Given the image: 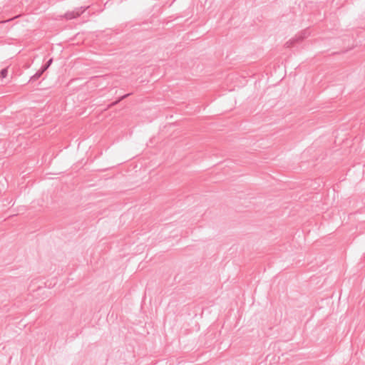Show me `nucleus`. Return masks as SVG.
<instances>
[{"label":"nucleus","mask_w":365,"mask_h":365,"mask_svg":"<svg viewBox=\"0 0 365 365\" xmlns=\"http://www.w3.org/2000/svg\"><path fill=\"white\" fill-rule=\"evenodd\" d=\"M88 8V6L76 8L73 11L66 12L64 14V16L66 19H68V20L76 19V18L80 16L81 14H82Z\"/></svg>","instance_id":"1"},{"label":"nucleus","mask_w":365,"mask_h":365,"mask_svg":"<svg viewBox=\"0 0 365 365\" xmlns=\"http://www.w3.org/2000/svg\"><path fill=\"white\" fill-rule=\"evenodd\" d=\"M44 71H43L41 68L38 70L35 74H34L31 78L29 81L34 82L38 80L43 73Z\"/></svg>","instance_id":"2"},{"label":"nucleus","mask_w":365,"mask_h":365,"mask_svg":"<svg viewBox=\"0 0 365 365\" xmlns=\"http://www.w3.org/2000/svg\"><path fill=\"white\" fill-rule=\"evenodd\" d=\"M308 35L307 31H304L301 33V34L299 35L296 38L293 39L292 41H299L305 38Z\"/></svg>","instance_id":"3"},{"label":"nucleus","mask_w":365,"mask_h":365,"mask_svg":"<svg viewBox=\"0 0 365 365\" xmlns=\"http://www.w3.org/2000/svg\"><path fill=\"white\" fill-rule=\"evenodd\" d=\"M52 62H53V59H52V58H50V59L46 62V63L45 65H43L41 68L43 71H46L48 68V67L51 66V64L52 63Z\"/></svg>","instance_id":"4"},{"label":"nucleus","mask_w":365,"mask_h":365,"mask_svg":"<svg viewBox=\"0 0 365 365\" xmlns=\"http://www.w3.org/2000/svg\"><path fill=\"white\" fill-rule=\"evenodd\" d=\"M7 74H8V69L6 68H3L1 71H0V77L2 78H4L7 76Z\"/></svg>","instance_id":"5"},{"label":"nucleus","mask_w":365,"mask_h":365,"mask_svg":"<svg viewBox=\"0 0 365 365\" xmlns=\"http://www.w3.org/2000/svg\"><path fill=\"white\" fill-rule=\"evenodd\" d=\"M130 95H131V93H127L125 95L122 96L115 102L113 103L112 105H116L118 103H119L120 101H121L122 100L125 99V98H127L128 96H129Z\"/></svg>","instance_id":"6"}]
</instances>
